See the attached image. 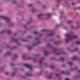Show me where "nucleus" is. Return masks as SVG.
<instances>
[{
  "mask_svg": "<svg viewBox=\"0 0 80 80\" xmlns=\"http://www.w3.org/2000/svg\"><path fill=\"white\" fill-rule=\"evenodd\" d=\"M66 39H65L66 42H68L70 41H72L74 38H77V36H70L69 34H68L66 35Z\"/></svg>",
  "mask_w": 80,
  "mask_h": 80,
  "instance_id": "1",
  "label": "nucleus"
},
{
  "mask_svg": "<svg viewBox=\"0 0 80 80\" xmlns=\"http://www.w3.org/2000/svg\"><path fill=\"white\" fill-rule=\"evenodd\" d=\"M1 18H4L6 20V22H8V19L7 18V17L4 16H1Z\"/></svg>",
  "mask_w": 80,
  "mask_h": 80,
  "instance_id": "2",
  "label": "nucleus"
},
{
  "mask_svg": "<svg viewBox=\"0 0 80 80\" xmlns=\"http://www.w3.org/2000/svg\"><path fill=\"white\" fill-rule=\"evenodd\" d=\"M51 17V14L50 13H48L47 15L46 19H48L50 18Z\"/></svg>",
  "mask_w": 80,
  "mask_h": 80,
  "instance_id": "3",
  "label": "nucleus"
},
{
  "mask_svg": "<svg viewBox=\"0 0 80 80\" xmlns=\"http://www.w3.org/2000/svg\"><path fill=\"white\" fill-rule=\"evenodd\" d=\"M24 65L25 66V67H27V68H30V67H31V66L28 64H25Z\"/></svg>",
  "mask_w": 80,
  "mask_h": 80,
  "instance_id": "4",
  "label": "nucleus"
},
{
  "mask_svg": "<svg viewBox=\"0 0 80 80\" xmlns=\"http://www.w3.org/2000/svg\"><path fill=\"white\" fill-rule=\"evenodd\" d=\"M77 56H74L72 58V59L73 60H77Z\"/></svg>",
  "mask_w": 80,
  "mask_h": 80,
  "instance_id": "5",
  "label": "nucleus"
},
{
  "mask_svg": "<svg viewBox=\"0 0 80 80\" xmlns=\"http://www.w3.org/2000/svg\"><path fill=\"white\" fill-rule=\"evenodd\" d=\"M45 55H47L48 54V52L47 51H45L44 52Z\"/></svg>",
  "mask_w": 80,
  "mask_h": 80,
  "instance_id": "6",
  "label": "nucleus"
},
{
  "mask_svg": "<svg viewBox=\"0 0 80 80\" xmlns=\"http://www.w3.org/2000/svg\"><path fill=\"white\" fill-rule=\"evenodd\" d=\"M43 13H41L38 15L39 17H42L43 15Z\"/></svg>",
  "mask_w": 80,
  "mask_h": 80,
  "instance_id": "7",
  "label": "nucleus"
},
{
  "mask_svg": "<svg viewBox=\"0 0 80 80\" xmlns=\"http://www.w3.org/2000/svg\"><path fill=\"white\" fill-rule=\"evenodd\" d=\"M28 50H31L32 49V47L31 46H29L28 47Z\"/></svg>",
  "mask_w": 80,
  "mask_h": 80,
  "instance_id": "8",
  "label": "nucleus"
},
{
  "mask_svg": "<svg viewBox=\"0 0 80 80\" xmlns=\"http://www.w3.org/2000/svg\"><path fill=\"white\" fill-rule=\"evenodd\" d=\"M68 63H69L70 65H72V63L70 61H68Z\"/></svg>",
  "mask_w": 80,
  "mask_h": 80,
  "instance_id": "9",
  "label": "nucleus"
},
{
  "mask_svg": "<svg viewBox=\"0 0 80 80\" xmlns=\"http://www.w3.org/2000/svg\"><path fill=\"white\" fill-rule=\"evenodd\" d=\"M77 50V48H75V50H72V52H74L75 51H76V50Z\"/></svg>",
  "mask_w": 80,
  "mask_h": 80,
  "instance_id": "10",
  "label": "nucleus"
},
{
  "mask_svg": "<svg viewBox=\"0 0 80 80\" xmlns=\"http://www.w3.org/2000/svg\"><path fill=\"white\" fill-rule=\"evenodd\" d=\"M33 5H32V4H29L28 5V7H32Z\"/></svg>",
  "mask_w": 80,
  "mask_h": 80,
  "instance_id": "11",
  "label": "nucleus"
},
{
  "mask_svg": "<svg viewBox=\"0 0 80 80\" xmlns=\"http://www.w3.org/2000/svg\"><path fill=\"white\" fill-rule=\"evenodd\" d=\"M76 43H77V44H79V43H80V42H79V41H77Z\"/></svg>",
  "mask_w": 80,
  "mask_h": 80,
  "instance_id": "12",
  "label": "nucleus"
},
{
  "mask_svg": "<svg viewBox=\"0 0 80 80\" xmlns=\"http://www.w3.org/2000/svg\"><path fill=\"white\" fill-rule=\"evenodd\" d=\"M22 58L24 59V58H25V55H23L22 57Z\"/></svg>",
  "mask_w": 80,
  "mask_h": 80,
  "instance_id": "13",
  "label": "nucleus"
},
{
  "mask_svg": "<svg viewBox=\"0 0 80 80\" xmlns=\"http://www.w3.org/2000/svg\"><path fill=\"white\" fill-rule=\"evenodd\" d=\"M65 80H70V79H69L68 78H65Z\"/></svg>",
  "mask_w": 80,
  "mask_h": 80,
  "instance_id": "14",
  "label": "nucleus"
},
{
  "mask_svg": "<svg viewBox=\"0 0 80 80\" xmlns=\"http://www.w3.org/2000/svg\"><path fill=\"white\" fill-rule=\"evenodd\" d=\"M61 60H63L64 58H61Z\"/></svg>",
  "mask_w": 80,
  "mask_h": 80,
  "instance_id": "15",
  "label": "nucleus"
},
{
  "mask_svg": "<svg viewBox=\"0 0 80 80\" xmlns=\"http://www.w3.org/2000/svg\"><path fill=\"white\" fill-rule=\"evenodd\" d=\"M10 52H8L7 53V54L8 55H10Z\"/></svg>",
  "mask_w": 80,
  "mask_h": 80,
  "instance_id": "16",
  "label": "nucleus"
},
{
  "mask_svg": "<svg viewBox=\"0 0 80 80\" xmlns=\"http://www.w3.org/2000/svg\"><path fill=\"white\" fill-rule=\"evenodd\" d=\"M75 70H77V67H75Z\"/></svg>",
  "mask_w": 80,
  "mask_h": 80,
  "instance_id": "17",
  "label": "nucleus"
},
{
  "mask_svg": "<svg viewBox=\"0 0 80 80\" xmlns=\"http://www.w3.org/2000/svg\"><path fill=\"white\" fill-rule=\"evenodd\" d=\"M72 5H75V3L74 2H72Z\"/></svg>",
  "mask_w": 80,
  "mask_h": 80,
  "instance_id": "18",
  "label": "nucleus"
},
{
  "mask_svg": "<svg viewBox=\"0 0 80 80\" xmlns=\"http://www.w3.org/2000/svg\"><path fill=\"white\" fill-rule=\"evenodd\" d=\"M4 32V31H2L1 32V33H3Z\"/></svg>",
  "mask_w": 80,
  "mask_h": 80,
  "instance_id": "19",
  "label": "nucleus"
},
{
  "mask_svg": "<svg viewBox=\"0 0 80 80\" xmlns=\"http://www.w3.org/2000/svg\"><path fill=\"white\" fill-rule=\"evenodd\" d=\"M26 75H29V74L28 73H26Z\"/></svg>",
  "mask_w": 80,
  "mask_h": 80,
  "instance_id": "20",
  "label": "nucleus"
},
{
  "mask_svg": "<svg viewBox=\"0 0 80 80\" xmlns=\"http://www.w3.org/2000/svg\"><path fill=\"white\" fill-rule=\"evenodd\" d=\"M42 61H40L39 62V63H42Z\"/></svg>",
  "mask_w": 80,
  "mask_h": 80,
  "instance_id": "21",
  "label": "nucleus"
},
{
  "mask_svg": "<svg viewBox=\"0 0 80 80\" xmlns=\"http://www.w3.org/2000/svg\"><path fill=\"white\" fill-rule=\"evenodd\" d=\"M8 32H9V33H10V32H11V31H10V30H8Z\"/></svg>",
  "mask_w": 80,
  "mask_h": 80,
  "instance_id": "22",
  "label": "nucleus"
},
{
  "mask_svg": "<svg viewBox=\"0 0 80 80\" xmlns=\"http://www.w3.org/2000/svg\"><path fill=\"white\" fill-rule=\"evenodd\" d=\"M14 74H15L14 73H12V76H13V75H14Z\"/></svg>",
  "mask_w": 80,
  "mask_h": 80,
  "instance_id": "23",
  "label": "nucleus"
},
{
  "mask_svg": "<svg viewBox=\"0 0 80 80\" xmlns=\"http://www.w3.org/2000/svg\"><path fill=\"white\" fill-rule=\"evenodd\" d=\"M53 35V34H52L51 35H50L49 36H51V35Z\"/></svg>",
  "mask_w": 80,
  "mask_h": 80,
  "instance_id": "24",
  "label": "nucleus"
},
{
  "mask_svg": "<svg viewBox=\"0 0 80 80\" xmlns=\"http://www.w3.org/2000/svg\"><path fill=\"white\" fill-rule=\"evenodd\" d=\"M43 8H45V5L43 6Z\"/></svg>",
  "mask_w": 80,
  "mask_h": 80,
  "instance_id": "25",
  "label": "nucleus"
},
{
  "mask_svg": "<svg viewBox=\"0 0 80 80\" xmlns=\"http://www.w3.org/2000/svg\"><path fill=\"white\" fill-rule=\"evenodd\" d=\"M45 30H42V32H44Z\"/></svg>",
  "mask_w": 80,
  "mask_h": 80,
  "instance_id": "26",
  "label": "nucleus"
},
{
  "mask_svg": "<svg viewBox=\"0 0 80 80\" xmlns=\"http://www.w3.org/2000/svg\"><path fill=\"white\" fill-rule=\"evenodd\" d=\"M77 23V24L78 25H79V24H80V23Z\"/></svg>",
  "mask_w": 80,
  "mask_h": 80,
  "instance_id": "27",
  "label": "nucleus"
},
{
  "mask_svg": "<svg viewBox=\"0 0 80 80\" xmlns=\"http://www.w3.org/2000/svg\"><path fill=\"white\" fill-rule=\"evenodd\" d=\"M36 40H37V39H38V38H36Z\"/></svg>",
  "mask_w": 80,
  "mask_h": 80,
  "instance_id": "28",
  "label": "nucleus"
},
{
  "mask_svg": "<svg viewBox=\"0 0 80 80\" xmlns=\"http://www.w3.org/2000/svg\"><path fill=\"white\" fill-rule=\"evenodd\" d=\"M34 10H35V9H32V11H34Z\"/></svg>",
  "mask_w": 80,
  "mask_h": 80,
  "instance_id": "29",
  "label": "nucleus"
},
{
  "mask_svg": "<svg viewBox=\"0 0 80 80\" xmlns=\"http://www.w3.org/2000/svg\"><path fill=\"white\" fill-rule=\"evenodd\" d=\"M14 2H14L13 1L12 2V3H14Z\"/></svg>",
  "mask_w": 80,
  "mask_h": 80,
  "instance_id": "30",
  "label": "nucleus"
},
{
  "mask_svg": "<svg viewBox=\"0 0 80 80\" xmlns=\"http://www.w3.org/2000/svg\"><path fill=\"white\" fill-rule=\"evenodd\" d=\"M79 9H80V7H79Z\"/></svg>",
  "mask_w": 80,
  "mask_h": 80,
  "instance_id": "31",
  "label": "nucleus"
},
{
  "mask_svg": "<svg viewBox=\"0 0 80 80\" xmlns=\"http://www.w3.org/2000/svg\"><path fill=\"white\" fill-rule=\"evenodd\" d=\"M34 62H35V60H34Z\"/></svg>",
  "mask_w": 80,
  "mask_h": 80,
  "instance_id": "32",
  "label": "nucleus"
},
{
  "mask_svg": "<svg viewBox=\"0 0 80 80\" xmlns=\"http://www.w3.org/2000/svg\"><path fill=\"white\" fill-rule=\"evenodd\" d=\"M52 68H53V67L52 66Z\"/></svg>",
  "mask_w": 80,
  "mask_h": 80,
  "instance_id": "33",
  "label": "nucleus"
},
{
  "mask_svg": "<svg viewBox=\"0 0 80 80\" xmlns=\"http://www.w3.org/2000/svg\"><path fill=\"white\" fill-rule=\"evenodd\" d=\"M28 23H29L28 22Z\"/></svg>",
  "mask_w": 80,
  "mask_h": 80,
  "instance_id": "34",
  "label": "nucleus"
},
{
  "mask_svg": "<svg viewBox=\"0 0 80 80\" xmlns=\"http://www.w3.org/2000/svg\"><path fill=\"white\" fill-rule=\"evenodd\" d=\"M15 57H17V56H15Z\"/></svg>",
  "mask_w": 80,
  "mask_h": 80,
  "instance_id": "35",
  "label": "nucleus"
},
{
  "mask_svg": "<svg viewBox=\"0 0 80 80\" xmlns=\"http://www.w3.org/2000/svg\"><path fill=\"white\" fill-rule=\"evenodd\" d=\"M79 72H80V71H79Z\"/></svg>",
  "mask_w": 80,
  "mask_h": 80,
  "instance_id": "36",
  "label": "nucleus"
},
{
  "mask_svg": "<svg viewBox=\"0 0 80 80\" xmlns=\"http://www.w3.org/2000/svg\"><path fill=\"white\" fill-rule=\"evenodd\" d=\"M36 33H35V34H36Z\"/></svg>",
  "mask_w": 80,
  "mask_h": 80,
  "instance_id": "37",
  "label": "nucleus"
},
{
  "mask_svg": "<svg viewBox=\"0 0 80 80\" xmlns=\"http://www.w3.org/2000/svg\"><path fill=\"white\" fill-rule=\"evenodd\" d=\"M58 55V54H57Z\"/></svg>",
  "mask_w": 80,
  "mask_h": 80,
  "instance_id": "38",
  "label": "nucleus"
},
{
  "mask_svg": "<svg viewBox=\"0 0 80 80\" xmlns=\"http://www.w3.org/2000/svg\"><path fill=\"white\" fill-rule=\"evenodd\" d=\"M7 75H8V74H6Z\"/></svg>",
  "mask_w": 80,
  "mask_h": 80,
  "instance_id": "39",
  "label": "nucleus"
},
{
  "mask_svg": "<svg viewBox=\"0 0 80 80\" xmlns=\"http://www.w3.org/2000/svg\"><path fill=\"white\" fill-rule=\"evenodd\" d=\"M58 1H59V0H58Z\"/></svg>",
  "mask_w": 80,
  "mask_h": 80,
  "instance_id": "40",
  "label": "nucleus"
}]
</instances>
